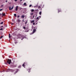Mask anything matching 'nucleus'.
<instances>
[{
  "instance_id": "20e7f679",
  "label": "nucleus",
  "mask_w": 76,
  "mask_h": 76,
  "mask_svg": "<svg viewBox=\"0 0 76 76\" xmlns=\"http://www.w3.org/2000/svg\"><path fill=\"white\" fill-rule=\"evenodd\" d=\"M18 6H17L16 7V9H15V11H18Z\"/></svg>"
},
{
  "instance_id": "f03ea898",
  "label": "nucleus",
  "mask_w": 76,
  "mask_h": 76,
  "mask_svg": "<svg viewBox=\"0 0 76 76\" xmlns=\"http://www.w3.org/2000/svg\"><path fill=\"white\" fill-rule=\"evenodd\" d=\"M11 61H12L11 60V59H8L7 62L9 64H10L11 63Z\"/></svg>"
},
{
  "instance_id": "4c0bfd02",
  "label": "nucleus",
  "mask_w": 76,
  "mask_h": 76,
  "mask_svg": "<svg viewBox=\"0 0 76 76\" xmlns=\"http://www.w3.org/2000/svg\"><path fill=\"white\" fill-rule=\"evenodd\" d=\"M22 21H23V22H24V20H22Z\"/></svg>"
},
{
  "instance_id": "bb28decb",
  "label": "nucleus",
  "mask_w": 76,
  "mask_h": 76,
  "mask_svg": "<svg viewBox=\"0 0 76 76\" xmlns=\"http://www.w3.org/2000/svg\"><path fill=\"white\" fill-rule=\"evenodd\" d=\"M20 16H19V15L18 16L17 18H20Z\"/></svg>"
},
{
  "instance_id": "473e14b6",
  "label": "nucleus",
  "mask_w": 76,
  "mask_h": 76,
  "mask_svg": "<svg viewBox=\"0 0 76 76\" xmlns=\"http://www.w3.org/2000/svg\"><path fill=\"white\" fill-rule=\"evenodd\" d=\"M35 10V11H37V10H38V9H37V10Z\"/></svg>"
},
{
  "instance_id": "4468645a",
  "label": "nucleus",
  "mask_w": 76,
  "mask_h": 76,
  "mask_svg": "<svg viewBox=\"0 0 76 76\" xmlns=\"http://www.w3.org/2000/svg\"><path fill=\"white\" fill-rule=\"evenodd\" d=\"M31 70V68H29L27 69V70Z\"/></svg>"
},
{
  "instance_id": "cd10ccee",
  "label": "nucleus",
  "mask_w": 76,
  "mask_h": 76,
  "mask_svg": "<svg viewBox=\"0 0 76 76\" xmlns=\"http://www.w3.org/2000/svg\"><path fill=\"white\" fill-rule=\"evenodd\" d=\"M35 23H34L33 24V25H35Z\"/></svg>"
},
{
  "instance_id": "423d86ee",
  "label": "nucleus",
  "mask_w": 76,
  "mask_h": 76,
  "mask_svg": "<svg viewBox=\"0 0 76 76\" xmlns=\"http://www.w3.org/2000/svg\"><path fill=\"white\" fill-rule=\"evenodd\" d=\"M26 64V63H24L23 64V67H25V64Z\"/></svg>"
},
{
  "instance_id": "0eeeda50",
  "label": "nucleus",
  "mask_w": 76,
  "mask_h": 76,
  "mask_svg": "<svg viewBox=\"0 0 76 76\" xmlns=\"http://www.w3.org/2000/svg\"><path fill=\"white\" fill-rule=\"evenodd\" d=\"M21 18H25V15H22Z\"/></svg>"
},
{
  "instance_id": "f3484780",
  "label": "nucleus",
  "mask_w": 76,
  "mask_h": 76,
  "mask_svg": "<svg viewBox=\"0 0 76 76\" xmlns=\"http://www.w3.org/2000/svg\"><path fill=\"white\" fill-rule=\"evenodd\" d=\"M34 12V9H32L31 10V12Z\"/></svg>"
},
{
  "instance_id": "6ab92c4d",
  "label": "nucleus",
  "mask_w": 76,
  "mask_h": 76,
  "mask_svg": "<svg viewBox=\"0 0 76 76\" xmlns=\"http://www.w3.org/2000/svg\"><path fill=\"white\" fill-rule=\"evenodd\" d=\"M61 12V10H58V13H59V12Z\"/></svg>"
},
{
  "instance_id": "dca6fc26",
  "label": "nucleus",
  "mask_w": 76,
  "mask_h": 76,
  "mask_svg": "<svg viewBox=\"0 0 76 76\" xmlns=\"http://www.w3.org/2000/svg\"><path fill=\"white\" fill-rule=\"evenodd\" d=\"M38 8H39V9H41V6H39L38 7Z\"/></svg>"
},
{
  "instance_id": "a19ab883",
  "label": "nucleus",
  "mask_w": 76,
  "mask_h": 76,
  "mask_svg": "<svg viewBox=\"0 0 76 76\" xmlns=\"http://www.w3.org/2000/svg\"><path fill=\"white\" fill-rule=\"evenodd\" d=\"M6 2H7V1H6Z\"/></svg>"
},
{
  "instance_id": "c9c22d12",
  "label": "nucleus",
  "mask_w": 76,
  "mask_h": 76,
  "mask_svg": "<svg viewBox=\"0 0 76 76\" xmlns=\"http://www.w3.org/2000/svg\"><path fill=\"white\" fill-rule=\"evenodd\" d=\"M33 15V13H31V15Z\"/></svg>"
},
{
  "instance_id": "f8f14e48",
  "label": "nucleus",
  "mask_w": 76,
  "mask_h": 76,
  "mask_svg": "<svg viewBox=\"0 0 76 76\" xmlns=\"http://www.w3.org/2000/svg\"><path fill=\"white\" fill-rule=\"evenodd\" d=\"M27 22H28V20H27L26 21V22L25 23V25L26 24V23H27Z\"/></svg>"
},
{
  "instance_id": "39448f33",
  "label": "nucleus",
  "mask_w": 76,
  "mask_h": 76,
  "mask_svg": "<svg viewBox=\"0 0 76 76\" xmlns=\"http://www.w3.org/2000/svg\"><path fill=\"white\" fill-rule=\"evenodd\" d=\"M6 16V14H5V13H4L2 14V16Z\"/></svg>"
},
{
  "instance_id": "aec40b11",
  "label": "nucleus",
  "mask_w": 76,
  "mask_h": 76,
  "mask_svg": "<svg viewBox=\"0 0 76 76\" xmlns=\"http://www.w3.org/2000/svg\"><path fill=\"white\" fill-rule=\"evenodd\" d=\"M3 36H1V37H0V38H3Z\"/></svg>"
},
{
  "instance_id": "6e6552de",
  "label": "nucleus",
  "mask_w": 76,
  "mask_h": 76,
  "mask_svg": "<svg viewBox=\"0 0 76 76\" xmlns=\"http://www.w3.org/2000/svg\"><path fill=\"white\" fill-rule=\"evenodd\" d=\"M35 22V21H34V20H31V23H33V22Z\"/></svg>"
},
{
  "instance_id": "ea45409f",
  "label": "nucleus",
  "mask_w": 76,
  "mask_h": 76,
  "mask_svg": "<svg viewBox=\"0 0 76 76\" xmlns=\"http://www.w3.org/2000/svg\"><path fill=\"white\" fill-rule=\"evenodd\" d=\"M1 15V14L0 13V15Z\"/></svg>"
},
{
  "instance_id": "ddd939ff",
  "label": "nucleus",
  "mask_w": 76,
  "mask_h": 76,
  "mask_svg": "<svg viewBox=\"0 0 76 76\" xmlns=\"http://www.w3.org/2000/svg\"><path fill=\"white\" fill-rule=\"evenodd\" d=\"M14 15L15 16V17H16V14H15Z\"/></svg>"
},
{
  "instance_id": "2eb2a0df",
  "label": "nucleus",
  "mask_w": 76,
  "mask_h": 76,
  "mask_svg": "<svg viewBox=\"0 0 76 76\" xmlns=\"http://www.w3.org/2000/svg\"><path fill=\"white\" fill-rule=\"evenodd\" d=\"M36 19H38V20H38L39 19V18L38 17H37L36 18Z\"/></svg>"
},
{
  "instance_id": "b1692460",
  "label": "nucleus",
  "mask_w": 76,
  "mask_h": 76,
  "mask_svg": "<svg viewBox=\"0 0 76 76\" xmlns=\"http://www.w3.org/2000/svg\"><path fill=\"white\" fill-rule=\"evenodd\" d=\"M23 28L24 29H25L26 28L25 27H23Z\"/></svg>"
},
{
  "instance_id": "1a4fd4ad",
  "label": "nucleus",
  "mask_w": 76,
  "mask_h": 76,
  "mask_svg": "<svg viewBox=\"0 0 76 76\" xmlns=\"http://www.w3.org/2000/svg\"><path fill=\"white\" fill-rule=\"evenodd\" d=\"M26 3H24L23 4L24 6H26Z\"/></svg>"
},
{
  "instance_id": "e433bc0d",
  "label": "nucleus",
  "mask_w": 76,
  "mask_h": 76,
  "mask_svg": "<svg viewBox=\"0 0 76 76\" xmlns=\"http://www.w3.org/2000/svg\"><path fill=\"white\" fill-rule=\"evenodd\" d=\"M34 18V16L33 17V18Z\"/></svg>"
},
{
  "instance_id": "5701e85b",
  "label": "nucleus",
  "mask_w": 76,
  "mask_h": 76,
  "mask_svg": "<svg viewBox=\"0 0 76 76\" xmlns=\"http://www.w3.org/2000/svg\"><path fill=\"white\" fill-rule=\"evenodd\" d=\"M21 67V66H18V68H20Z\"/></svg>"
},
{
  "instance_id": "4be33fe9",
  "label": "nucleus",
  "mask_w": 76,
  "mask_h": 76,
  "mask_svg": "<svg viewBox=\"0 0 76 76\" xmlns=\"http://www.w3.org/2000/svg\"><path fill=\"white\" fill-rule=\"evenodd\" d=\"M3 30V28H1L0 29V31H2Z\"/></svg>"
},
{
  "instance_id": "c85d7f7f",
  "label": "nucleus",
  "mask_w": 76,
  "mask_h": 76,
  "mask_svg": "<svg viewBox=\"0 0 76 76\" xmlns=\"http://www.w3.org/2000/svg\"><path fill=\"white\" fill-rule=\"evenodd\" d=\"M16 73H17V71H16L15 72V74H16Z\"/></svg>"
},
{
  "instance_id": "a878e982",
  "label": "nucleus",
  "mask_w": 76,
  "mask_h": 76,
  "mask_svg": "<svg viewBox=\"0 0 76 76\" xmlns=\"http://www.w3.org/2000/svg\"><path fill=\"white\" fill-rule=\"evenodd\" d=\"M18 22H20V20H19V19H18Z\"/></svg>"
},
{
  "instance_id": "f704fd0d",
  "label": "nucleus",
  "mask_w": 76,
  "mask_h": 76,
  "mask_svg": "<svg viewBox=\"0 0 76 76\" xmlns=\"http://www.w3.org/2000/svg\"><path fill=\"white\" fill-rule=\"evenodd\" d=\"M23 38H22V39H21V40H23Z\"/></svg>"
},
{
  "instance_id": "9b49d317",
  "label": "nucleus",
  "mask_w": 76,
  "mask_h": 76,
  "mask_svg": "<svg viewBox=\"0 0 76 76\" xmlns=\"http://www.w3.org/2000/svg\"><path fill=\"white\" fill-rule=\"evenodd\" d=\"M9 38H10V37H11L10 36V34H9Z\"/></svg>"
},
{
  "instance_id": "7c9ffc66",
  "label": "nucleus",
  "mask_w": 76,
  "mask_h": 76,
  "mask_svg": "<svg viewBox=\"0 0 76 76\" xmlns=\"http://www.w3.org/2000/svg\"><path fill=\"white\" fill-rule=\"evenodd\" d=\"M3 26H1V28H3Z\"/></svg>"
},
{
  "instance_id": "a211bd4d",
  "label": "nucleus",
  "mask_w": 76,
  "mask_h": 76,
  "mask_svg": "<svg viewBox=\"0 0 76 76\" xmlns=\"http://www.w3.org/2000/svg\"><path fill=\"white\" fill-rule=\"evenodd\" d=\"M3 22H2L0 23V24H1H1H3Z\"/></svg>"
},
{
  "instance_id": "9d476101",
  "label": "nucleus",
  "mask_w": 76,
  "mask_h": 76,
  "mask_svg": "<svg viewBox=\"0 0 76 76\" xmlns=\"http://www.w3.org/2000/svg\"><path fill=\"white\" fill-rule=\"evenodd\" d=\"M42 13V12H41V11H40L39 12V15H41V13Z\"/></svg>"
},
{
  "instance_id": "72a5a7b5",
  "label": "nucleus",
  "mask_w": 76,
  "mask_h": 76,
  "mask_svg": "<svg viewBox=\"0 0 76 76\" xmlns=\"http://www.w3.org/2000/svg\"><path fill=\"white\" fill-rule=\"evenodd\" d=\"M22 1V0H20V1L21 2Z\"/></svg>"
},
{
  "instance_id": "412c9836",
  "label": "nucleus",
  "mask_w": 76,
  "mask_h": 76,
  "mask_svg": "<svg viewBox=\"0 0 76 76\" xmlns=\"http://www.w3.org/2000/svg\"><path fill=\"white\" fill-rule=\"evenodd\" d=\"M32 6V5H30L29 7H31Z\"/></svg>"
},
{
  "instance_id": "f257e3e1",
  "label": "nucleus",
  "mask_w": 76,
  "mask_h": 76,
  "mask_svg": "<svg viewBox=\"0 0 76 76\" xmlns=\"http://www.w3.org/2000/svg\"><path fill=\"white\" fill-rule=\"evenodd\" d=\"M34 28H35V29H34L33 30V31L32 32V33H31V34H34V32H36V31H37L36 30V29H37V26H35L34 27Z\"/></svg>"
},
{
  "instance_id": "c756f323",
  "label": "nucleus",
  "mask_w": 76,
  "mask_h": 76,
  "mask_svg": "<svg viewBox=\"0 0 76 76\" xmlns=\"http://www.w3.org/2000/svg\"><path fill=\"white\" fill-rule=\"evenodd\" d=\"M18 0H15L14 1H17Z\"/></svg>"
},
{
  "instance_id": "58836bf2",
  "label": "nucleus",
  "mask_w": 76,
  "mask_h": 76,
  "mask_svg": "<svg viewBox=\"0 0 76 76\" xmlns=\"http://www.w3.org/2000/svg\"><path fill=\"white\" fill-rule=\"evenodd\" d=\"M29 72H31V71H28V72H29Z\"/></svg>"
},
{
  "instance_id": "79ce46f5",
  "label": "nucleus",
  "mask_w": 76,
  "mask_h": 76,
  "mask_svg": "<svg viewBox=\"0 0 76 76\" xmlns=\"http://www.w3.org/2000/svg\"><path fill=\"white\" fill-rule=\"evenodd\" d=\"M36 23V24H37V23Z\"/></svg>"
},
{
  "instance_id": "7ed1b4c3",
  "label": "nucleus",
  "mask_w": 76,
  "mask_h": 76,
  "mask_svg": "<svg viewBox=\"0 0 76 76\" xmlns=\"http://www.w3.org/2000/svg\"><path fill=\"white\" fill-rule=\"evenodd\" d=\"M13 9V7H12L11 8V7H9V9L10 10H12Z\"/></svg>"
},
{
  "instance_id": "2f4dec72",
  "label": "nucleus",
  "mask_w": 76,
  "mask_h": 76,
  "mask_svg": "<svg viewBox=\"0 0 76 76\" xmlns=\"http://www.w3.org/2000/svg\"><path fill=\"white\" fill-rule=\"evenodd\" d=\"M3 5H2L1 7H3Z\"/></svg>"
},
{
  "instance_id": "393cba45",
  "label": "nucleus",
  "mask_w": 76,
  "mask_h": 76,
  "mask_svg": "<svg viewBox=\"0 0 76 76\" xmlns=\"http://www.w3.org/2000/svg\"><path fill=\"white\" fill-rule=\"evenodd\" d=\"M2 10H3V9H0V11H2Z\"/></svg>"
}]
</instances>
